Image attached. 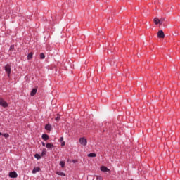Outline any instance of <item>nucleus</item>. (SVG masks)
Instances as JSON below:
<instances>
[{
  "label": "nucleus",
  "mask_w": 180,
  "mask_h": 180,
  "mask_svg": "<svg viewBox=\"0 0 180 180\" xmlns=\"http://www.w3.org/2000/svg\"><path fill=\"white\" fill-rule=\"evenodd\" d=\"M33 58V53H30L27 56V60H32Z\"/></svg>",
  "instance_id": "4468645a"
},
{
  "label": "nucleus",
  "mask_w": 180,
  "mask_h": 180,
  "mask_svg": "<svg viewBox=\"0 0 180 180\" xmlns=\"http://www.w3.org/2000/svg\"><path fill=\"white\" fill-rule=\"evenodd\" d=\"M41 155H46V150H44L41 153Z\"/></svg>",
  "instance_id": "5701e85b"
},
{
  "label": "nucleus",
  "mask_w": 180,
  "mask_h": 180,
  "mask_svg": "<svg viewBox=\"0 0 180 180\" xmlns=\"http://www.w3.org/2000/svg\"><path fill=\"white\" fill-rule=\"evenodd\" d=\"M60 141L61 143H63V141H64V138H63V137H60Z\"/></svg>",
  "instance_id": "b1692460"
},
{
  "label": "nucleus",
  "mask_w": 180,
  "mask_h": 180,
  "mask_svg": "<svg viewBox=\"0 0 180 180\" xmlns=\"http://www.w3.org/2000/svg\"><path fill=\"white\" fill-rule=\"evenodd\" d=\"M61 116L60 115V114H57V117L55 118V120H56V122H58V120H60Z\"/></svg>",
  "instance_id": "6ab92c4d"
},
{
  "label": "nucleus",
  "mask_w": 180,
  "mask_h": 180,
  "mask_svg": "<svg viewBox=\"0 0 180 180\" xmlns=\"http://www.w3.org/2000/svg\"><path fill=\"white\" fill-rule=\"evenodd\" d=\"M153 22H154L155 25H160V19L158 18H155L153 19Z\"/></svg>",
  "instance_id": "f8f14e48"
},
{
  "label": "nucleus",
  "mask_w": 180,
  "mask_h": 180,
  "mask_svg": "<svg viewBox=\"0 0 180 180\" xmlns=\"http://www.w3.org/2000/svg\"><path fill=\"white\" fill-rule=\"evenodd\" d=\"M60 165L62 167V168H64L65 162L64 161H60Z\"/></svg>",
  "instance_id": "aec40b11"
},
{
  "label": "nucleus",
  "mask_w": 180,
  "mask_h": 180,
  "mask_svg": "<svg viewBox=\"0 0 180 180\" xmlns=\"http://www.w3.org/2000/svg\"><path fill=\"white\" fill-rule=\"evenodd\" d=\"M37 172H40V167H34L32 170V174H36Z\"/></svg>",
  "instance_id": "6e6552de"
},
{
  "label": "nucleus",
  "mask_w": 180,
  "mask_h": 180,
  "mask_svg": "<svg viewBox=\"0 0 180 180\" xmlns=\"http://www.w3.org/2000/svg\"><path fill=\"white\" fill-rule=\"evenodd\" d=\"M34 157L37 158V160H40V158H41V156L39 153H36Z\"/></svg>",
  "instance_id": "dca6fc26"
},
{
  "label": "nucleus",
  "mask_w": 180,
  "mask_h": 180,
  "mask_svg": "<svg viewBox=\"0 0 180 180\" xmlns=\"http://www.w3.org/2000/svg\"><path fill=\"white\" fill-rule=\"evenodd\" d=\"M87 157H96V154L94 153H91L87 155Z\"/></svg>",
  "instance_id": "f3484780"
},
{
  "label": "nucleus",
  "mask_w": 180,
  "mask_h": 180,
  "mask_svg": "<svg viewBox=\"0 0 180 180\" xmlns=\"http://www.w3.org/2000/svg\"><path fill=\"white\" fill-rule=\"evenodd\" d=\"M101 171H102L103 172H109V169H108V167H105V166H102L101 167Z\"/></svg>",
  "instance_id": "0eeeda50"
},
{
  "label": "nucleus",
  "mask_w": 180,
  "mask_h": 180,
  "mask_svg": "<svg viewBox=\"0 0 180 180\" xmlns=\"http://www.w3.org/2000/svg\"><path fill=\"white\" fill-rule=\"evenodd\" d=\"M79 143L80 144H82V146H86L87 144V141H86V139L85 138H80L79 139Z\"/></svg>",
  "instance_id": "20e7f679"
},
{
  "label": "nucleus",
  "mask_w": 180,
  "mask_h": 180,
  "mask_svg": "<svg viewBox=\"0 0 180 180\" xmlns=\"http://www.w3.org/2000/svg\"><path fill=\"white\" fill-rule=\"evenodd\" d=\"M42 139L45 141H47V140H49V135H47L46 134H42Z\"/></svg>",
  "instance_id": "9d476101"
},
{
  "label": "nucleus",
  "mask_w": 180,
  "mask_h": 180,
  "mask_svg": "<svg viewBox=\"0 0 180 180\" xmlns=\"http://www.w3.org/2000/svg\"><path fill=\"white\" fill-rule=\"evenodd\" d=\"M11 65L9 64L6 65L5 71L7 72L8 77H11Z\"/></svg>",
  "instance_id": "f257e3e1"
},
{
  "label": "nucleus",
  "mask_w": 180,
  "mask_h": 180,
  "mask_svg": "<svg viewBox=\"0 0 180 180\" xmlns=\"http://www.w3.org/2000/svg\"><path fill=\"white\" fill-rule=\"evenodd\" d=\"M46 148L51 150V148H53V147H54V145H53V143H46Z\"/></svg>",
  "instance_id": "9b49d317"
},
{
  "label": "nucleus",
  "mask_w": 180,
  "mask_h": 180,
  "mask_svg": "<svg viewBox=\"0 0 180 180\" xmlns=\"http://www.w3.org/2000/svg\"><path fill=\"white\" fill-rule=\"evenodd\" d=\"M72 162L75 163V162H77V161L75 160H73Z\"/></svg>",
  "instance_id": "bb28decb"
},
{
  "label": "nucleus",
  "mask_w": 180,
  "mask_h": 180,
  "mask_svg": "<svg viewBox=\"0 0 180 180\" xmlns=\"http://www.w3.org/2000/svg\"><path fill=\"white\" fill-rule=\"evenodd\" d=\"M1 134H2L0 132V136H1Z\"/></svg>",
  "instance_id": "cd10ccee"
},
{
  "label": "nucleus",
  "mask_w": 180,
  "mask_h": 180,
  "mask_svg": "<svg viewBox=\"0 0 180 180\" xmlns=\"http://www.w3.org/2000/svg\"><path fill=\"white\" fill-rule=\"evenodd\" d=\"M0 106H2L3 108H8V103L3 98H0Z\"/></svg>",
  "instance_id": "f03ea898"
},
{
  "label": "nucleus",
  "mask_w": 180,
  "mask_h": 180,
  "mask_svg": "<svg viewBox=\"0 0 180 180\" xmlns=\"http://www.w3.org/2000/svg\"><path fill=\"white\" fill-rule=\"evenodd\" d=\"M56 175H59L60 176H65V173L62 172H57Z\"/></svg>",
  "instance_id": "ddd939ff"
},
{
  "label": "nucleus",
  "mask_w": 180,
  "mask_h": 180,
  "mask_svg": "<svg viewBox=\"0 0 180 180\" xmlns=\"http://www.w3.org/2000/svg\"><path fill=\"white\" fill-rule=\"evenodd\" d=\"M40 58L41 60H44V58H46V56H44V53H40Z\"/></svg>",
  "instance_id": "a211bd4d"
},
{
  "label": "nucleus",
  "mask_w": 180,
  "mask_h": 180,
  "mask_svg": "<svg viewBox=\"0 0 180 180\" xmlns=\"http://www.w3.org/2000/svg\"><path fill=\"white\" fill-rule=\"evenodd\" d=\"M37 92V89H33L30 93V95L32 96H34V95H36Z\"/></svg>",
  "instance_id": "1a4fd4ad"
},
{
  "label": "nucleus",
  "mask_w": 180,
  "mask_h": 180,
  "mask_svg": "<svg viewBox=\"0 0 180 180\" xmlns=\"http://www.w3.org/2000/svg\"><path fill=\"white\" fill-rule=\"evenodd\" d=\"M53 129V127H51V124H48L45 126V130H48V131H51Z\"/></svg>",
  "instance_id": "423d86ee"
},
{
  "label": "nucleus",
  "mask_w": 180,
  "mask_h": 180,
  "mask_svg": "<svg viewBox=\"0 0 180 180\" xmlns=\"http://www.w3.org/2000/svg\"><path fill=\"white\" fill-rule=\"evenodd\" d=\"M165 22V18H161L160 19V25H162Z\"/></svg>",
  "instance_id": "2eb2a0df"
},
{
  "label": "nucleus",
  "mask_w": 180,
  "mask_h": 180,
  "mask_svg": "<svg viewBox=\"0 0 180 180\" xmlns=\"http://www.w3.org/2000/svg\"><path fill=\"white\" fill-rule=\"evenodd\" d=\"M9 176L10 178H18V173H16V172H11Z\"/></svg>",
  "instance_id": "39448f33"
},
{
  "label": "nucleus",
  "mask_w": 180,
  "mask_h": 180,
  "mask_svg": "<svg viewBox=\"0 0 180 180\" xmlns=\"http://www.w3.org/2000/svg\"><path fill=\"white\" fill-rule=\"evenodd\" d=\"M4 137H5V139H8V137H9V134H3Z\"/></svg>",
  "instance_id": "4be33fe9"
},
{
  "label": "nucleus",
  "mask_w": 180,
  "mask_h": 180,
  "mask_svg": "<svg viewBox=\"0 0 180 180\" xmlns=\"http://www.w3.org/2000/svg\"><path fill=\"white\" fill-rule=\"evenodd\" d=\"M9 50H10L11 51H13V50H15V46H14V45H11V46H10Z\"/></svg>",
  "instance_id": "412c9836"
},
{
  "label": "nucleus",
  "mask_w": 180,
  "mask_h": 180,
  "mask_svg": "<svg viewBox=\"0 0 180 180\" xmlns=\"http://www.w3.org/2000/svg\"><path fill=\"white\" fill-rule=\"evenodd\" d=\"M43 147H46V143L44 142H42Z\"/></svg>",
  "instance_id": "a878e982"
},
{
  "label": "nucleus",
  "mask_w": 180,
  "mask_h": 180,
  "mask_svg": "<svg viewBox=\"0 0 180 180\" xmlns=\"http://www.w3.org/2000/svg\"><path fill=\"white\" fill-rule=\"evenodd\" d=\"M158 39H164V37H165V34H164V31L159 30L158 32Z\"/></svg>",
  "instance_id": "7ed1b4c3"
},
{
  "label": "nucleus",
  "mask_w": 180,
  "mask_h": 180,
  "mask_svg": "<svg viewBox=\"0 0 180 180\" xmlns=\"http://www.w3.org/2000/svg\"><path fill=\"white\" fill-rule=\"evenodd\" d=\"M61 146H62V147H64V146H65V142L63 141L62 143H61Z\"/></svg>",
  "instance_id": "393cba45"
}]
</instances>
